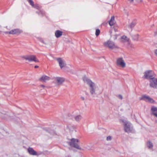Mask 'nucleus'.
I'll use <instances>...</instances> for the list:
<instances>
[{
  "label": "nucleus",
  "mask_w": 157,
  "mask_h": 157,
  "mask_svg": "<svg viewBox=\"0 0 157 157\" xmlns=\"http://www.w3.org/2000/svg\"><path fill=\"white\" fill-rule=\"evenodd\" d=\"M83 79L84 83L89 86L90 92L92 96L94 97L96 94L102 92L103 88L100 85L95 83L86 77H84Z\"/></svg>",
  "instance_id": "obj_1"
},
{
  "label": "nucleus",
  "mask_w": 157,
  "mask_h": 157,
  "mask_svg": "<svg viewBox=\"0 0 157 157\" xmlns=\"http://www.w3.org/2000/svg\"><path fill=\"white\" fill-rule=\"evenodd\" d=\"M67 143L70 146L78 150H82V148L79 146L80 141L78 139L72 138L70 141L67 142Z\"/></svg>",
  "instance_id": "obj_2"
},
{
  "label": "nucleus",
  "mask_w": 157,
  "mask_h": 157,
  "mask_svg": "<svg viewBox=\"0 0 157 157\" xmlns=\"http://www.w3.org/2000/svg\"><path fill=\"white\" fill-rule=\"evenodd\" d=\"M143 78L144 79L150 80L154 77H155V74L152 70H146L144 72Z\"/></svg>",
  "instance_id": "obj_3"
},
{
  "label": "nucleus",
  "mask_w": 157,
  "mask_h": 157,
  "mask_svg": "<svg viewBox=\"0 0 157 157\" xmlns=\"http://www.w3.org/2000/svg\"><path fill=\"white\" fill-rule=\"evenodd\" d=\"M124 129L128 133L131 132L133 130L132 124L128 121H125L124 123Z\"/></svg>",
  "instance_id": "obj_4"
},
{
  "label": "nucleus",
  "mask_w": 157,
  "mask_h": 157,
  "mask_svg": "<svg viewBox=\"0 0 157 157\" xmlns=\"http://www.w3.org/2000/svg\"><path fill=\"white\" fill-rule=\"evenodd\" d=\"M141 99L151 104H156V102L152 98L148 96L143 95L142 96Z\"/></svg>",
  "instance_id": "obj_5"
},
{
  "label": "nucleus",
  "mask_w": 157,
  "mask_h": 157,
  "mask_svg": "<svg viewBox=\"0 0 157 157\" xmlns=\"http://www.w3.org/2000/svg\"><path fill=\"white\" fill-rule=\"evenodd\" d=\"M24 58L29 61H34L36 62H39L38 60L36 58V56L34 55H30L25 56L23 57Z\"/></svg>",
  "instance_id": "obj_6"
},
{
  "label": "nucleus",
  "mask_w": 157,
  "mask_h": 157,
  "mask_svg": "<svg viewBox=\"0 0 157 157\" xmlns=\"http://www.w3.org/2000/svg\"><path fill=\"white\" fill-rule=\"evenodd\" d=\"M104 45L111 49L115 48L117 47L113 42L109 40L104 42Z\"/></svg>",
  "instance_id": "obj_7"
},
{
  "label": "nucleus",
  "mask_w": 157,
  "mask_h": 157,
  "mask_svg": "<svg viewBox=\"0 0 157 157\" xmlns=\"http://www.w3.org/2000/svg\"><path fill=\"white\" fill-rule=\"evenodd\" d=\"M149 85L150 87L153 88H157V78L154 77L149 81Z\"/></svg>",
  "instance_id": "obj_8"
},
{
  "label": "nucleus",
  "mask_w": 157,
  "mask_h": 157,
  "mask_svg": "<svg viewBox=\"0 0 157 157\" xmlns=\"http://www.w3.org/2000/svg\"><path fill=\"white\" fill-rule=\"evenodd\" d=\"M73 118L77 122H79L82 119V117L80 113L75 112L73 113Z\"/></svg>",
  "instance_id": "obj_9"
},
{
  "label": "nucleus",
  "mask_w": 157,
  "mask_h": 157,
  "mask_svg": "<svg viewBox=\"0 0 157 157\" xmlns=\"http://www.w3.org/2000/svg\"><path fill=\"white\" fill-rule=\"evenodd\" d=\"M57 60L61 68H62L65 67L66 65V63L65 60L61 58H58L57 59Z\"/></svg>",
  "instance_id": "obj_10"
},
{
  "label": "nucleus",
  "mask_w": 157,
  "mask_h": 157,
  "mask_svg": "<svg viewBox=\"0 0 157 157\" xmlns=\"http://www.w3.org/2000/svg\"><path fill=\"white\" fill-rule=\"evenodd\" d=\"M118 66L123 68L126 66V63L122 58H118Z\"/></svg>",
  "instance_id": "obj_11"
},
{
  "label": "nucleus",
  "mask_w": 157,
  "mask_h": 157,
  "mask_svg": "<svg viewBox=\"0 0 157 157\" xmlns=\"http://www.w3.org/2000/svg\"><path fill=\"white\" fill-rule=\"evenodd\" d=\"M27 150L29 153L30 155H39V154L32 147H29L28 148Z\"/></svg>",
  "instance_id": "obj_12"
},
{
  "label": "nucleus",
  "mask_w": 157,
  "mask_h": 157,
  "mask_svg": "<svg viewBox=\"0 0 157 157\" xmlns=\"http://www.w3.org/2000/svg\"><path fill=\"white\" fill-rule=\"evenodd\" d=\"M65 81L64 78L60 77H57L55 78L54 81L57 82L58 84H60Z\"/></svg>",
  "instance_id": "obj_13"
},
{
  "label": "nucleus",
  "mask_w": 157,
  "mask_h": 157,
  "mask_svg": "<svg viewBox=\"0 0 157 157\" xmlns=\"http://www.w3.org/2000/svg\"><path fill=\"white\" fill-rule=\"evenodd\" d=\"M67 129L71 133L76 132L75 127L71 125H68L67 126Z\"/></svg>",
  "instance_id": "obj_14"
},
{
  "label": "nucleus",
  "mask_w": 157,
  "mask_h": 157,
  "mask_svg": "<svg viewBox=\"0 0 157 157\" xmlns=\"http://www.w3.org/2000/svg\"><path fill=\"white\" fill-rule=\"evenodd\" d=\"M119 40L121 42H127V43L130 41L129 39L124 35L121 36Z\"/></svg>",
  "instance_id": "obj_15"
},
{
  "label": "nucleus",
  "mask_w": 157,
  "mask_h": 157,
  "mask_svg": "<svg viewBox=\"0 0 157 157\" xmlns=\"http://www.w3.org/2000/svg\"><path fill=\"white\" fill-rule=\"evenodd\" d=\"M22 32V31L18 29H14L9 32V33L12 34H18Z\"/></svg>",
  "instance_id": "obj_16"
},
{
  "label": "nucleus",
  "mask_w": 157,
  "mask_h": 157,
  "mask_svg": "<svg viewBox=\"0 0 157 157\" xmlns=\"http://www.w3.org/2000/svg\"><path fill=\"white\" fill-rule=\"evenodd\" d=\"M49 80L50 78L46 75H43L39 79L40 81L43 82H46Z\"/></svg>",
  "instance_id": "obj_17"
},
{
  "label": "nucleus",
  "mask_w": 157,
  "mask_h": 157,
  "mask_svg": "<svg viewBox=\"0 0 157 157\" xmlns=\"http://www.w3.org/2000/svg\"><path fill=\"white\" fill-rule=\"evenodd\" d=\"M136 23L137 22L136 20H134L129 25H128V28L131 29L132 30V28L135 26Z\"/></svg>",
  "instance_id": "obj_18"
},
{
  "label": "nucleus",
  "mask_w": 157,
  "mask_h": 157,
  "mask_svg": "<svg viewBox=\"0 0 157 157\" xmlns=\"http://www.w3.org/2000/svg\"><path fill=\"white\" fill-rule=\"evenodd\" d=\"M132 39L134 41H138L139 38V34L138 33L133 34L132 35Z\"/></svg>",
  "instance_id": "obj_19"
},
{
  "label": "nucleus",
  "mask_w": 157,
  "mask_h": 157,
  "mask_svg": "<svg viewBox=\"0 0 157 157\" xmlns=\"http://www.w3.org/2000/svg\"><path fill=\"white\" fill-rule=\"evenodd\" d=\"M115 23V21L114 20V17L112 16L110 20L109 21V24L110 26L113 25Z\"/></svg>",
  "instance_id": "obj_20"
},
{
  "label": "nucleus",
  "mask_w": 157,
  "mask_h": 157,
  "mask_svg": "<svg viewBox=\"0 0 157 157\" xmlns=\"http://www.w3.org/2000/svg\"><path fill=\"white\" fill-rule=\"evenodd\" d=\"M62 34V32L59 30H57L55 32V35L57 38L59 37Z\"/></svg>",
  "instance_id": "obj_21"
},
{
  "label": "nucleus",
  "mask_w": 157,
  "mask_h": 157,
  "mask_svg": "<svg viewBox=\"0 0 157 157\" xmlns=\"http://www.w3.org/2000/svg\"><path fill=\"white\" fill-rule=\"evenodd\" d=\"M147 145L149 149H151L152 148L153 146L152 143L150 141H148L147 142Z\"/></svg>",
  "instance_id": "obj_22"
},
{
  "label": "nucleus",
  "mask_w": 157,
  "mask_h": 157,
  "mask_svg": "<svg viewBox=\"0 0 157 157\" xmlns=\"http://www.w3.org/2000/svg\"><path fill=\"white\" fill-rule=\"evenodd\" d=\"M127 46L128 48L131 49L134 48H135L134 45L133 44H132L130 42V41L127 43Z\"/></svg>",
  "instance_id": "obj_23"
},
{
  "label": "nucleus",
  "mask_w": 157,
  "mask_h": 157,
  "mask_svg": "<svg viewBox=\"0 0 157 157\" xmlns=\"http://www.w3.org/2000/svg\"><path fill=\"white\" fill-rule=\"evenodd\" d=\"M151 110L152 111L151 114H153V113H155V112H157V108L154 106H152L151 109Z\"/></svg>",
  "instance_id": "obj_24"
},
{
  "label": "nucleus",
  "mask_w": 157,
  "mask_h": 157,
  "mask_svg": "<svg viewBox=\"0 0 157 157\" xmlns=\"http://www.w3.org/2000/svg\"><path fill=\"white\" fill-rule=\"evenodd\" d=\"M28 2L33 7L34 5V2L32 0H28Z\"/></svg>",
  "instance_id": "obj_25"
},
{
  "label": "nucleus",
  "mask_w": 157,
  "mask_h": 157,
  "mask_svg": "<svg viewBox=\"0 0 157 157\" xmlns=\"http://www.w3.org/2000/svg\"><path fill=\"white\" fill-rule=\"evenodd\" d=\"M100 33V31L99 29H97L96 30L95 35L98 36Z\"/></svg>",
  "instance_id": "obj_26"
},
{
  "label": "nucleus",
  "mask_w": 157,
  "mask_h": 157,
  "mask_svg": "<svg viewBox=\"0 0 157 157\" xmlns=\"http://www.w3.org/2000/svg\"><path fill=\"white\" fill-rule=\"evenodd\" d=\"M33 7L36 8L37 9H39L40 8V6L38 4H36L35 5H34V6H33Z\"/></svg>",
  "instance_id": "obj_27"
},
{
  "label": "nucleus",
  "mask_w": 157,
  "mask_h": 157,
  "mask_svg": "<svg viewBox=\"0 0 157 157\" xmlns=\"http://www.w3.org/2000/svg\"><path fill=\"white\" fill-rule=\"evenodd\" d=\"M112 139V136H107L106 138V140L108 141L111 140Z\"/></svg>",
  "instance_id": "obj_28"
},
{
  "label": "nucleus",
  "mask_w": 157,
  "mask_h": 157,
  "mask_svg": "<svg viewBox=\"0 0 157 157\" xmlns=\"http://www.w3.org/2000/svg\"><path fill=\"white\" fill-rule=\"evenodd\" d=\"M38 13L39 15H40V14H41L42 15H43L44 14V13L43 11H39Z\"/></svg>",
  "instance_id": "obj_29"
},
{
  "label": "nucleus",
  "mask_w": 157,
  "mask_h": 157,
  "mask_svg": "<svg viewBox=\"0 0 157 157\" xmlns=\"http://www.w3.org/2000/svg\"><path fill=\"white\" fill-rule=\"evenodd\" d=\"M117 38V35L116 34L115 35L113 36V38L114 40H116Z\"/></svg>",
  "instance_id": "obj_30"
},
{
  "label": "nucleus",
  "mask_w": 157,
  "mask_h": 157,
  "mask_svg": "<svg viewBox=\"0 0 157 157\" xmlns=\"http://www.w3.org/2000/svg\"><path fill=\"white\" fill-rule=\"evenodd\" d=\"M118 98L121 100H122L123 99V97L121 95H118Z\"/></svg>",
  "instance_id": "obj_31"
},
{
  "label": "nucleus",
  "mask_w": 157,
  "mask_h": 157,
  "mask_svg": "<svg viewBox=\"0 0 157 157\" xmlns=\"http://www.w3.org/2000/svg\"><path fill=\"white\" fill-rule=\"evenodd\" d=\"M86 148L88 150H90L91 149V147H90L88 146L86 147Z\"/></svg>",
  "instance_id": "obj_32"
},
{
  "label": "nucleus",
  "mask_w": 157,
  "mask_h": 157,
  "mask_svg": "<svg viewBox=\"0 0 157 157\" xmlns=\"http://www.w3.org/2000/svg\"><path fill=\"white\" fill-rule=\"evenodd\" d=\"M154 52L156 56H157V49L155 50Z\"/></svg>",
  "instance_id": "obj_33"
},
{
  "label": "nucleus",
  "mask_w": 157,
  "mask_h": 157,
  "mask_svg": "<svg viewBox=\"0 0 157 157\" xmlns=\"http://www.w3.org/2000/svg\"><path fill=\"white\" fill-rule=\"evenodd\" d=\"M153 115H155V116L157 117V113H153Z\"/></svg>",
  "instance_id": "obj_34"
},
{
  "label": "nucleus",
  "mask_w": 157,
  "mask_h": 157,
  "mask_svg": "<svg viewBox=\"0 0 157 157\" xmlns=\"http://www.w3.org/2000/svg\"><path fill=\"white\" fill-rule=\"evenodd\" d=\"M81 99L82 100H85V98H84V97H81Z\"/></svg>",
  "instance_id": "obj_35"
},
{
  "label": "nucleus",
  "mask_w": 157,
  "mask_h": 157,
  "mask_svg": "<svg viewBox=\"0 0 157 157\" xmlns=\"http://www.w3.org/2000/svg\"><path fill=\"white\" fill-rule=\"evenodd\" d=\"M40 86H41V87H42V88H44V87H45L44 86V85H41Z\"/></svg>",
  "instance_id": "obj_36"
},
{
  "label": "nucleus",
  "mask_w": 157,
  "mask_h": 157,
  "mask_svg": "<svg viewBox=\"0 0 157 157\" xmlns=\"http://www.w3.org/2000/svg\"><path fill=\"white\" fill-rule=\"evenodd\" d=\"M128 0L130 2H132L134 1V0Z\"/></svg>",
  "instance_id": "obj_37"
},
{
  "label": "nucleus",
  "mask_w": 157,
  "mask_h": 157,
  "mask_svg": "<svg viewBox=\"0 0 157 157\" xmlns=\"http://www.w3.org/2000/svg\"><path fill=\"white\" fill-rule=\"evenodd\" d=\"M8 115H5V118H8Z\"/></svg>",
  "instance_id": "obj_38"
},
{
  "label": "nucleus",
  "mask_w": 157,
  "mask_h": 157,
  "mask_svg": "<svg viewBox=\"0 0 157 157\" xmlns=\"http://www.w3.org/2000/svg\"><path fill=\"white\" fill-rule=\"evenodd\" d=\"M38 67H38V66H35V68H37Z\"/></svg>",
  "instance_id": "obj_39"
},
{
  "label": "nucleus",
  "mask_w": 157,
  "mask_h": 157,
  "mask_svg": "<svg viewBox=\"0 0 157 157\" xmlns=\"http://www.w3.org/2000/svg\"><path fill=\"white\" fill-rule=\"evenodd\" d=\"M114 31H115V32H116L117 31V29L116 30L115 29H114Z\"/></svg>",
  "instance_id": "obj_40"
},
{
  "label": "nucleus",
  "mask_w": 157,
  "mask_h": 157,
  "mask_svg": "<svg viewBox=\"0 0 157 157\" xmlns=\"http://www.w3.org/2000/svg\"><path fill=\"white\" fill-rule=\"evenodd\" d=\"M9 33V32H5V33Z\"/></svg>",
  "instance_id": "obj_41"
},
{
  "label": "nucleus",
  "mask_w": 157,
  "mask_h": 157,
  "mask_svg": "<svg viewBox=\"0 0 157 157\" xmlns=\"http://www.w3.org/2000/svg\"><path fill=\"white\" fill-rule=\"evenodd\" d=\"M117 62H118V60H117Z\"/></svg>",
  "instance_id": "obj_42"
}]
</instances>
